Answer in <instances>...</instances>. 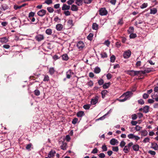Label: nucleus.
I'll use <instances>...</instances> for the list:
<instances>
[{
  "label": "nucleus",
  "mask_w": 158,
  "mask_h": 158,
  "mask_svg": "<svg viewBox=\"0 0 158 158\" xmlns=\"http://www.w3.org/2000/svg\"><path fill=\"white\" fill-rule=\"evenodd\" d=\"M133 93L131 91H127L124 93L120 97V98H122L124 97L127 100L129 99L132 96Z\"/></svg>",
  "instance_id": "obj_1"
},
{
  "label": "nucleus",
  "mask_w": 158,
  "mask_h": 158,
  "mask_svg": "<svg viewBox=\"0 0 158 158\" xmlns=\"http://www.w3.org/2000/svg\"><path fill=\"white\" fill-rule=\"evenodd\" d=\"M127 137L129 139H134L136 142H137L140 139V138L138 136L135 135L134 134L131 133L128 134L127 135Z\"/></svg>",
  "instance_id": "obj_2"
},
{
  "label": "nucleus",
  "mask_w": 158,
  "mask_h": 158,
  "mask_svg": "<svg viewBox=\"0 0 158 158\" xmlns=\"http://www.w3.org/2000/svg\"><path fill=\"white\" fill-rule=\"evenodd\" d=\"M99 11V14L102 16L106 15L108 13L107 10L104 8H101Z\"/></svg>",
  "instance_id": "obj_3"
},
{
  "label": "nucleus",
  "mask_w": 158,
  "mask_h": 158,
  "mask_svg": "<svg viewBox=\"0 0 158 158\" xmlns=\"http://www.w3.org/2000/svg\"><path fill=\"white\" fill-rule=\"evenodd\" d=\"M35 39L36 41L40 42L44 40V36L43 35L38 34L35 36Z\"/></svg>",
  "instance_id": "obj_4"
},
{
  "label": "nucleus",
  "mask_w": 158,
  "mask_h": 158,
  "mask_svg": "<svg viewBox=\"0 0 158 158\" xmlns=\"http://www.w3.org/2000/svg\"><path fill=\"white\" fill-rule=\"evenodd\" d=\"M131 54V51L129 50L126 51L123 53V57L125 59H128L130 57Z\"/></svg>",
  "instance_id": "obj_5"
},
{
  "label": "nucleus",
  "mask_w": 158,
  "mask_h": 158,
  "mask_svg": "<svg viewBox=\"0 0 158 158\" xmlns=\"http://www.w3.org/2000/svg\"><path fill=\"white\" fill-rule=\"evenodd\" d=\"M46 12L45 10L42 9L38 12L37 15L40 17H43L45 15Z\"/></svg>",
  "instance_id": "obj_6"
},
{
  "label": "nucleus",
  "mask_w": 158,
  "mask_h": 158,
  "mask_svg": "<svg viewBox=\"0 0 158 158\" xmlns=\"http://www.w3.org/2000/svg\"><path fill=\"white\" fill-rule=\"evenodd\" d=\"M77 46L79 49H82L85 46L84 43L81 41H79L77 44Z\"/></svg>",
  "instance_id": "obj_7"
},
{
  "label": "nucleus",
  "mask_w": 158,
  "mask_h": 158,
  "mask_svg": "<svg viewBox=\"0 0 158 158\" xmlns=\"http://www.w3.org/2000/svg\"><path fill=\"white\" fill-rule=\"evenodd\" d=\"M66 77L68 79H69L71 77L72 75H73L74 73L72 72L71 70H69L66 72Z\"/></svg>",
  "instance_id": "obj_8"
},
{
  "label": "nucleus",
  "mask_w": 158,
  "mask_h": 158,
  "mask_svg": "<svg viewBox=\"0 0 158 158\" xmlns=\"http://www.w3.org/2000/svg\"><path fill=\"white\" fill-rule=\"evenodd\" d=\"M98 98L97 97H96L94 98L91 99V103L92 105H94L98 102Z\"/></svg>",
  "instance_id": "obj_9"
},
{
  "label": "nucleus",
  "mask_w": 158,
  "mask_h": 158,
  "mask_svg": "<svg viewBox=\"0 0 158 158\" xmlns=\"http://www.w3.org/2000/svg\"><path fill=\"white\" fill-rule=\"evenodd\" d=\"M70 6L69 5H67L66 4H64L62 7L63 10H68L70 9Z\"/></svg>",
  "instance_id": "obj_10"
},
{
  "label": "nucleus",
  "mask_w": 158,
  "mask_h": 158,
  "mask_svg": "<svg viewBox=\"0 0 158 158\" xmlns=\"http://www.w3.org/2000/svg\"><path fill=\"white\" fill-rule=\"evenodd\" d=\"M63 28V26L61 24H58L56 25V28L58 31H61Z\"/></svg>",
  "instance_id": "obj_11"
},
{
  "label": "nucleus",
  "mask_w": 158,
  "mask_h": 158,
  "mask_svg": "<svg viewBox=\"0 0 158 158\" xmlns=\"http://www.w3.org/2000/svg\"><path fill=\"white\" fill-rule=\"evenodd\" d=\"M118 141L117 139H111L110 141V144L112 145H114L116 143H118Z\"/></svg>",
  "instance_id": "obj_12"
},
{
  "label": "nucleus",
  "mask_w": 158,
  "mask_h": 158,
  "mask_svg": "<svg viewBox=\"0 0 158 158\" xmlns=\"http://www.w3.org/2000/svg\"><path fill=\"white\" fill-rule=\"evenodd\" d=\"M56 154V152L54 150H52L48 154V157L49 158H51L54 156Z\"/></svg>",
  "instance_id": "obj_13"
},
{
  "label": "nucleus",
  "mask_w": 158,
  "mask_h": 158,
  "mask_svg": "<svg viewBox=\"0 0 158 158\" xmlns=\"http://www.w3.org/2000/svg\"><path fill=\"white\" fill-rule=\"evenodd\" d=\"M151 97L153 99H154L156 102L157 101V99L158 98V93L155 92L152 94Z\"/></svg>",
  "instance_id": "obj_14"
},
{
  "label": "nucleus",
  "mask_w": 158,
  "mask_h": 158,
  "mask_svg": "<svg viewBox=\"0 0 158 158\" xmlns=\"http://www.w3.org/2000/svg\"><path fill=\"white\" fill-rule=\"evenodd\" d=\"M67 147V143L64 142H62V144L60 146L61 148L63 150H65Z\"/></svg>",
  "instance_id": "obj_15"
},
{
  "label": "nucleus",
  "mask_w": 158,
  "mask_h": 158,
  "mask_svg": "<svg viewBox=\"0 0 158 158\" xmlns=\"http://www.w3.org/2000/svg\"><path fill=\"white\" fill-rule=\"evenodd\" d=\"M9 8L8 6L6 4L2 5L0 7V9L2 10H5Z\"/></svg>",
  "instance_id": "obj_16"
},
{
  "label": "nucleus",
  "mask_w": 158,
  "mask_h": 158,
  "mask_svg": "<svg viewBox=\"0 0 158 158\" xmlns=\"http://www.w3.org/2000/svg\"><path fill=\"white\" fill-rule=\"evenodd\" d=\"M71 10L73 11H77L78 10V7L77 5L73 4L71 7Z\"/></svg>",
  "instance_id": "obj_17"
},
{
  "label": "nucleus",
  "mask_w": 158,
  "mask_h": 158,
  "mask_svg": "<svg viewBox=\"0 0 158 158\" xmlns=\"http://www.w3.org/2000/svg\"><path fill=\"white\" fill-rule=\"evenodd\" d=\"M139 146L137 144H135L133 145L132 146V148L133 150L134 151H139Z\"/></svg>",
  "instance_id": "obj_18"
},
{
  "label": "nucleus",
  "mask_w": 158,
  "mask_h": 158,
  "mask_svg": "<svg viewBox=\"0 0 158 158\" xmlns=\"http://www.w3.org/2000/svg\"><path fill=\"white\" fill-rule=\"evenodd\" d=\"M75 3L78 6H81L83 4V0H75Z\"/></svg>",
  "instance_id": "obj_19"
},
{
  "label": "nucleus",
  "mask_w": 158,
  "mask_h": 158,
  "mask_svg": "<svg viewBox=\"0 0 158 158\" xmlns=\"http://www.w3.org/2000/svg\"><path fill=\"white\" fill-rule=\"evenodd\" d=\"M123 151L125 153H127L130 152V148L127 147L126 145L125 146L123 149Z\"/></svg>",
  "instance_id": "obj_20"
},
{
  "label": "nucleus",
  "mask_w": 158,
  "mask_h": 158,
  "mask_svg": "<svg viewBox=\"0 0 158 158\" xmlns=\"http://www.w3.org/2000/svg\"><path fill=\"white\" fill-rule=\"evenodd\" d=\"M62 59L64 60H67L69 59V57L67 54H64L62 56Z\"/></svg>",
  "instance_id": "obj_21"
},
{
  "label": "nucleus",
  "mask_w": 158,
  "mask_h": 158,
  "mask_svg": "<svg viewBox=\"0 0 158 158\" xmlns=\"http://www.w3.org/2000/svg\"><path fill=\"white\" fill-rule=\"evenodd\" d=\"M149 106H146L143 108V110L145 113H147L149 111Z\"/></svg>",
  "instance_id": "obj_22"
},
{
  "label": "nucleus",
  "mask_w": 158,
  "mask_h": 158,
  "mask_svg": "<svg viewBox=\"0 0 158 158\" xmlns=\"http://www.w3.org/2000/svg\"><path fill=\"white\" fill-rule=\"evenodd\" d=\"M157 12V10L156 9L153 8L150 10V14H155Z\"/></svg>",
  "instance_id": "obj_23"
},
{
  "label": "nucleus",
  "mask_w": 158,
  "mask_h": 158,
  "mask_svg": "<svg viewBox=\"0 0 158 158\" xmlns=\"http://www.w3.org/2000/svg\"><path fill=\"white\" fill-rule=\"evenodd\" d=\"M84 112L82 111L78 112L77 114V116L79 117H81L84 115Z\"/></svg>",
  "instance_id": "obj_24"
},
{
  "label": "nucleus",
  "mask_w": 158,
  "mask_h": 158,
  "mask_svg": "<svg viewBox=\"0 0 158 158\" xmlns=\"http://www.w3.org/2000/svg\"><path fill=\"white\" fill-rule=\"evenodd\" d=\"M151 70L149 69H146L143 71H141V73L143 74H145L147 73H149L151 72Z\"/></svg>",
  "instance_id": "obj_25"
},
{
  "label": "nucleus",
  "mask_w": 158,
  "mask_h": 158,
  "mask_svg": "<svg viewBox=\"0 0 158 158\" xmlns=\"http://www.w3.org/2000/svg\"><path fill=\"white\" fill-rule=\"evenodd\" d=\"M8 40L6 37H3L0 39V41L2 43H6Z\"/></svg>",
  "instance_id": "obj_26"
},
{
  "label": "nucleus",
  "mask_w": 158,
  "mask_h": 158,
  "mask_svg": "<svg viewBox=\"0 0 158 158\" xmlns=\"http://www.w3.org/2000/svg\"><path fill=\"white\" fill-rule=\"evenodd\" d=\"M98 28V25L96 23H93L92 25L93 29L97 30Z\"/></svg>",
  "instance_id": "obj_27"
},
{
  "label": "nucleus",
  "mask_w": 158,
  "mask_h": 158,
  "mask_svg": "<svg viewBox=\"0 0 158 158\" xmlns=\"http://www.w3.org/2000/svg\"><path fill=\"white\" fill-rule=\"evenodd\" d=\"M134 31V28L133 27H130L128 30V32L129 34L133 33Z\"/></svg>",
  "instance_id": "obj_28"
},
{
  "label": "nucleus",
  "mask_w": 158,
  "mask_h": 158,
  "mask_svg": "<svg viewBox=\"0 0 158 158\" xmlns=\"http://www.w3.org/2000/svg\"><path fill=\"white\" fill-rule=\"evenodd\" d=\"M45 33L48 35H51L52 33V30L50 29H47L45 31Z\"/></svg>",
  "instance_id": "obj_29"
},
{
  "label": "nucleus",
  "mask_w": 158,
  "mask_h": 158,
  "mask_svg": "<svg viewBox=\"0 0 158 158\" xmlns=\"http://www.w3.org/2000/svg\"><path fill=\"white\" fill-rule=\"evenodd\" d=\"M148 132L146 130L143 131H141V135L142 136H145L148 135Z\"/></svg>",
  "instance_id": "obj_30"
},
{
  "label": "nucleus",
  "mask_w": 158,
  "mask_h": 158,
  "mask_svg": "<svg viewBox=\"0 0 158 158\" xmlns=\"http://www.w3.org/2000/svg\"><path fill=\"white\" fill-rule=\"evenodd\" d=\"M110 85V82L105 83L103 85V88L104 89H107L109 86Z\"/></svg>",
  "instance_id": "obj_31"
},
{
  "label": "nucleus",
  "mask_w": 158,
  "mask_h": 158,
  "mask_svg": "<svg viewBox=\"0 0 158 158\" xmlns=\"http://www.w3.org/2000/svg\"><path fill=\"white\" fill-rule=\"evenodd\" d=\"M111 111V109H110L107 113L104 115L103 116L100 118L98 119L102 120L104 119L105 118V116L109 114Z\"/></svg>",
  "instance_id": "obj_32"
},
{
  "label": "nucleus",
  "mask_w": 158,
  "mask_h": 158,
  "mask_svg": "<svg viewBox=\"0 0 158 158\" xmlns=\"http://www.w3.org/2000/svg\"><path fill=\"white\" fill-rule=\"evenodd\" d=\"M93 34L91 33H90L87 37V38L88 40H92Z\"/></svg>",
  "instance_id": "obj_33"
},
{
  "label": "nucleus",
  "mask_w": 158,
  "mask_h": 158,
  "mask_svg": "<svg viewBox=\"0 0 158 158\" xmlns=\"http://www.w3.org/2000/svg\"><path fill=\"white\" fill-rule=\"evenodd\" d=\"M101 71V69L99 67H96L94 69V72L96 73H98Z\"/></svg>",
  "instance_id": "obj_34"
},
{
  "label": "nucleus",
  "mask_w": 158,
  "mask_h": 158,
  "mask_svg": "<svg viewBox=\"0 0 158 158\" xmlns=\"http://www.w3.org/2000/svg\"><path fill=\"white\" fill-rule=\"evenodd\" d=\"M55 71V69L53 68H50L49 70V72L51 75L53 74L54 73Z\"/></svg>",
  "instance_id": "obj_35"
},
{
  "label": "nucleus",
  "mask_w": 158,
  "mask_h": 158,
  "mask_svg": "<svg viewBox=\"0 0 158 158\" xmlns=\"http://www.w3.org/2000/svg\"><path fill=\"white\" fill-rule=\"evenodd\" d=\"M102 58H105L107 57V55L105 52H102L100 54Z\"/></svg>",
  "instance_id": "obj_36"
},
{
  "label": "nucleus",
  "mask_w": 158,
  "mask_h": 158,
  "mask_svg": "<svg viewBox=\"0 0 158 158\" xmlns=\"http://www.w3.org/2000/svg\"><path fill=\"white\" fill-rule=\"evenodd\" d=\"M35 15V13L34 12H30L29 14L28 17L30 19H31V18L33 17Z\"/></svg>",
  "instance_id": "obj_37"
},
{
  "label": "nucleus",
  "mask_w": 158,
  "mask_h": 158,
  "mask_svg": "<svg viewBox=\"0 0 158 158\" xmlns=\"http://www.w3.org/2000/svg\"><path fill=\"white\" fill-rule=\"evenodd\" d=\"M47 10L48 12L50 13H52L54 10L51 7H48L47 8Z\"/></svg>",
  "instance_id": "obj_38"
},
{
  "label": "nucleus",
  "mask_w": 158,
  "mask_h": 158,
  "mask_svg": "<svg viewBox=\"0 0 158 158\" xmlns=\"http://www.w3.org/2000/svg\"><path fill=\"white\" fill-rule=\"evenodd\" d=\"M34 94L36 96H39L40 94V91L38 89H36L34 91Z\"/></svg>",
  "instance_id": "obj_39"
},
{
  "label": "nucleus",
  "mask_w": 158,
  "mask_h": 158,
  "mask_svg": "<svg viewBox=\"0 0 158 158\" xmlns=\"http://www.w3.org/2000/svg\"><path fill=\"white\" fill-rule=\"evenodd\" d=\"M136 34H134L133 33L130 34V38L131 39H133L135 38L136 37Z\"/></svg>",
  "instance_id": "obj_40"
},
{
  "label": "nucleus",
  "mask_w": 158,
  "mask_h": 158,
  "mask_svg": "<svg viewBox=\"0 0 158 158\" xmlns=\"http://www.w3.org/2000/svg\"><path fill=\"white\" fill-rule=\"evenodd\" d=\"M148 5L147 3H143L142 5L140 6V8L141 9H143L146 7Z\"/></svg>",
  "instance_id": "obj_41"
},
{
  "label": "nucleus",
  "mask_w": 158,
  "mask_h": 158,
  "mask_svg": "<svg viewBox=\"0 0 158 158\" xmlns=\"http://www.w3.org/2000/svg\"><path fill=\"white\" fill-rule=\"evenodd\" d=\"M103 152L106 151L107 150V148L105 145H103L102 147Z\"/></svg>",
  "instance_id": "obj_42"
},
{
  "label": "nucleus",
  "mask_w": 158,
  "mask_h": 158,
  "mask_svg": "<svg viewBox=\"0 0 158 158\" xmlns=\"http://www.w3.org/2000/svg\"><path fill=\"white\" fill-rule=\"evenodd\" d=\"M133 72H134V73H135V75H138L139 74H142L141 73V71H134Z\"/></svg>",
  "instance_id": "obj_43"
},
{
  "label": "nucleus",
  "mask_w": 158,
  "mask_h": 158,
  "mask_svg": "<svg viewBox=\"0 0 158 158\" xmlns=\"http://www.w3.org/2000/svg\"><path fill=\"white\" fill-rule=\"evenodd\" d=\"M93 0H83L85 4H88L90 3Z\"/></svg>",
  "instance_id": "obj_44"
},
{
  "label": "nucleus",
  "mask_w": 158,
  "mask_h": 158,
  "mask_svg": "<svg viewBox=\"0 0 158 158\" xmlns=\"http://www.w3.org/2000/svg\"><path fill=\"white\" fill-rule=\"evenodd\" d=\"M150 140V138L148 137H146L143 140V142L144 143H146L147 142H149Z\"/></svg>",
  "instance_id": "obj_45"
},
{
  "label": "nucleus",
  "mask_w": 158,
  "mask_h": 158,
  "mask_svg": "<svg viewBox=\"0 0 158 158\" xmlns=\"http://www.w3.org/2000/svg\"><path fill=\"white\" fill-rule=\"evenodd\" d=\"M126 144V143L123 141H122L120 143V146L121 148H123L124 146H125V145Z\"/></svg>",
  "instance_id": "obj_46"
},
{
  "label": "nucleus",
  "mask_w": 158,
  "mask_h": 158,
  "mask_svg": "<svg viewBox=\"0 0 158 158\" xmlns=\"http://www.w3.org/2000/svg\"><path fill=\"white\" fill-rule=\"evenodd\" d=\"M153 148L155 150L158 149V145L157 143H154L152 144Z\"/></svg>",
  "instance_id": "obj_47"
},
{
  "label": "nucleus",
  "mask_w": 158,
  "mask_h": 158,
  "mask_svg": "<svg viewBox=\"0 0 158 158\" xmlns=\"http://www.w3.org/2000/svg\"><path fill=\"white\" fill-rule=\"evenodd\" d=\"M75 0H69L67 2V4L69 5H71L74 2Z\"/></svg>",
  "instance_id": "obj_48"
},
{
  "label": "nucleus",
  "mask_w": 158,
  "mask_h": 158,
  "mask_svg": "<svg viewBox=\"0 0 158 158\" xmlns=\"http://www.w3.org/2000/svg\"><path fill=\"white\" fill-rule=\"evenodd\" d=\"M138 103L141 105H143L144 104V102L142 99H140L138 101Z\"/></svg>",
  "instance_id": "obj_49"
},
{
  "label": "nucleus",
  "mask_w": 158,
  "mask_h": 158,
  "mask_svg": "<svg viewBox=\"0 0 158 158\" xmlns=\"http://www.w3.org/2000/svg\"><path fill=\"white\" fill-rule=\"evenodd\" d=\"M98 83L99 85H102L104 83L103 80L102 79H100V80H98Z\"/></svg>",
  "instance_id": "obj_50"
},
{
  "label": "nucleus",
  "mask_w": 158,
  "mask_h": 158,
  "mask_svg": "<svg viewBox=\"0 0 158 158\" xmlns=\"http://www.w3.org/2000/svg\"><path fill=\"white\" fill-rule=\"evenodd\" d=\"M115 59V57L114 56L112 55L110 57V61L112 62H114Z\"/></svg>",
  "instance_id": "obj_51"
},
{
  "label": "nucleus",
  "mask_w": 158,
  "mask_h": 158,
  "mask_svg": "<svg viewBox=\"0 0 158 158\" xmlns=\"http://www.w3.org/2000/svg\"><path fill=\"white\" fill-rule=\"evenodd\" d=\"M52 3V0H46L44 3H46L48 5H49Z\"/></svg>",
  "instance_id": "obj_52"
},
{
  "label": "nucleus",
  "mask_w": 158,
  "mask_h": 158,
  "mask_svg": "<svg viewBox=\"0 0 158 158\" xmlns=\"http://www.w3.org/2000/svg\"><path fill=\"white\" fill-rule=\"evenodd\" d=\"M78 121L77 118H74L72 121V123L73 124H76Z\"/></svg>",
  "instance_id": "obj_53"
},
{
  "label": "nucleus",
  "mask_w": 158,
  "mask_h": 158,
  "mask_svg": "<svg viewBox=\"0 0 158 158\" xmlns=\"http://www.w3.org/2000/svg\"><path fill=\"white\" fill-rule=\"evenodd\" d=\"M112 150L114 152H117L118 150V147L117 146L113 147Z\"/></svg>",
  "instance_id": "obj_54"
},
{
  "label": "nucleus",
  "mask_w": 158,
  "mask_h": 158,
  "mask_svg": "<svg viewBox=\"0 0 158 158\" xmlns=\"http://www.w3.org/2000/svg\"><path fill=\"white\" fill-rule=\"evenodd\" d=\"M142 128V127H140L138 125H136L135 127V130L137 131H138L140 130Z\"/></svg>",
  "instance_id": "obj_55"
},
{
  "label": "nucleus",
  "mask_w": 158,
  "mask_h": 158,
  "mask_svg": "<svg viewBox=\"0 0 158 158\" xmlns=\"http://www.w3.org/2000/svg\"><path fill=\"white\" fill-rule=\"evenodd\" d=\"M64 14L66 16L70 15V11L68 10L67 11H65L64 12Z\"/></svg>",
  "instance_id": "obj_56"
},
{
  "label": "nucleus",
  "mask_w": 158,
  "mask_h": 158,
  "mask_svg": "<svg viewBox=\"0 0 158 158\" xmlns=\"http://www.w3.org/2000/svg\"><path fill=\"white\" fill-rule=\"evenodd\" d=\"M83 107L85 109L88 110L90 108V106L89 105L87 104L84 105L83 106Z\"/></svg>",
  "instance_id": "obj_57"
},
{
  "label": "nucleus",
  "mask_w": 158,
  "mask_h": 158,
  "mask_svg": "<svg viewBox=\"0 0 158 158\" xmlns=\"http://www.w3.org/2000/svg\"><path fill=\"white\" fill-rule=\"evenodd\" d=\"M98 156L101 158H104L105 156V155L104 153H102L99 154Z\"/></svg>",
  "instance_id": "obj_58"
},
{
  "label": "nucleus",
  "mask_w": 158,
  "mask_h": 158,
  "mask_svg": "<svg viewBox=\"0 0 158 158\" xmlns=\"http://www.w3.org/2000/svg\"><path fill=\"white\" fill-rule=\"evenodd\" d=\"M98 150L96 148H95L93 149L92 151L91 152V153H92L95 154L96 153L98 152Z\"/></svg>",
  "instance_id": "obj_59"
},
{
  "label": "nucleus",
  "mask_w": 158,
  "mask_h": 158,
  "mask_svg": "<svg viewBox=\"0 0 158 158\" xmlns=\"http://www.w3.org/2000/svg\"><path fill=\"white\" fill-rule=\"evenodd\" d=\"M112 77V75L110 73H108L106 75V77L108 80L110 79Z\"/></svg>",
  "instance_id": "obj_60"
},
{
  "label": "nucleus",
  "mask_w": 158,
  "mask_h": 158,
  "mask_svg": "<svg viewBox=\"0 0 158 158\" xmlns=\"http://www.w3.org/2000/svg\"><path fill=\"white\" fill-rule=\"evenodd\" d=\"M131 118L133 120H135L137 118V116L136 114H134L131 115Z\"/></svg>",
  "instance_id": "obj_61"
},
{
  "label": "nucleus",
  "mask_w": 158,
  "mask_h": 158,
  "mask_svg": "<svg viewBox=\"0 0 158 158\" xmlns=\"http://www.w3.org/2000/svg\"><path fill=\"white\" fill-rule=\"evenodd\" d=\"M107 91L106 90H105L102 91L101 92L102 95L105 96L107 94Z\"/></svg>",
  "instance_id": "obj_62"
},
{
  "label": "nucleus",
  "mask_w": 158,
  "mask_h": 158,
  "mask_svg": "<svg viewBox=\"0 0 158 158\" xmlns=\"http://www.w3.org/2000/svg\"><path fill=\"white\" fill-rule=\"evenodd\" d=\"M87 84L88 86L91 87L93 85V83L92 81H90L88 82Z\"/></svg>",
  "instance_id": "obj_63"
},
{
  "label": "nucleus",
  "mask_w": 158,
  "mask_h": 158,
  "mask_svg": "<svg viewBox=\"0 0 158 158\" xmlns=\"http://www.w3.org/2000/svg\"><path fill=\"white\" fill-rule=\"evenodd\" d=\"M148 96L149 95L148 94L145 93L143 94V97L144 99H146L148 98Z\"/></svg>",
  "instance_id": "obj_64"
}]
</instances>
